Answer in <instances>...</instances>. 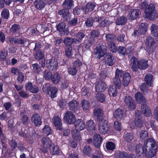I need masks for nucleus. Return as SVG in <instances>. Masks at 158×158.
<instances>
[{
	"label": "nucleus",
	"instance_id": "1",
	"mask_svg": "<svg viewBox=\"0 0 158 158\" xmlns=\"http://www.w3.org/2000/svg\"><path fill=\"white\" fill-rule=\"evenodd\" d=\"M144 148L141 144L136 146L135 151L138 156L144 154L148 158H151L156 155L157 147L155 141L152 138L148 139L144 143Z\"/></svg>",
	"mask_w": 158,
	"mask_h": 158
},
{
	"label": "nucleus",
	"instance_id": "2",
	"mask_svg": "<svg viewBox=\"0 0 158 158\" xmlns=\"http://www.w3.org/2000/svg\"><path fill=\"white\" fill-rule=\"evenodd\" d=\"M158 27L155 24L152 25L151 27V30L152 33L154 36L156 37L154 39L150 37H148L147 38L145 42L146 45V49L150 53L153 52L154 48L156 47V43L158 41Z\"/></svg>",
	"mask_w": 158,
	"mask_h": 158
},
{
	"label": "nucleus",
	"instance_id": "3",
	"mask_svg": "<svg viewBox=\"0 0 158 158\" xmlns=\"http://www.w3.org/2000/svg\"><path fill=\"white\" fill-rule=\"evenodd\" d=\"M75 129L72 131V134L73 138L76 140L81 139V136L79 131L82 130L85 128L84 122L81 119L77 120L75 123Z\"/></svg>",
	"mask_w": 158,
	"mask_h": 158
},
{
	"label": "nucleus",
	"instance_id": "4",
	"mask_svg": "<svg viewBox=\"0 0 158 158\" xmlns=\"http://www.w3.org/2000/svg\"><path fill=\"white\" fill-rule=\"evenodd\" d=\"M131 68L134 71H136L138 68L142 70L145 69L148 67V63L147 60H141L139 61L135 57H133L131 60Z\"/></svg>",
	"mask_w": 158,
	"mask_h": 158
},
{
	"label": "nucleus",
	"instance_id": "5",
	"mask_svg": "<svg viewBox=\"0 0 158 158\" xmlns=\"http://www.w3.org/2000/svg\"><path fill=\"white\" fill-rule=\"evenodd\" d=\"M141 7L143 8H145V16L147 19L152 20L156 17V13L154 10L155 6L154 4H150L149 6H147L146 2H144L142 4Z\"/></svg>",
	"mask_w": 158,
	"mask_h": 158
},
{
	"label": "nucleus",
	"instance_id": "6",
	"mask_svg": "<svg viewBox=\"0 0 158 158\" xmlns=\"http://www.w3.org/2000/svg\"><path fill=\"white\" fill-rule=\"evenodd\" d=\"M42 144L41 151L44 153L47 152L48 149L52 146L53 144L52 140L47 137L43 138L41 140Z\"/></svg>",
	"mask_w": 158,
	"mask_h": 158
},
{
	"label": "nucleus",
	"instance_id": "7",
	"mask_svg": "<svg viewBox=\"0 0 158 158\" xmlns=\"http://www.w3.org/2000/svg\"><path fill=\"white\" fill-rule=\"evenodd\" d=\"M99 132L103 134H105L109 130L107 122L103 118H102L99 122Z\"/></svg>",
	"mask_w": 158,
	"mask_h": 158
},
{
	"label": "nucleus",
	"instance_id": "8",
	"mask_svg": "<svg viewBox=\"0 0 158 158\" xmlns=\"http://www.w3.org/2000/svg\"><path fill=\"white\" fill-rule=\"evenodd\" d=\"M58 63L56 59L52 58L50 59L47 60L46 61V65L49 70L53 71L56 69Z\"/></svg>",
	"mask_w": 158,
	"mask_h": 158
},
{
	"label": "nucleus",
	"instance_id": "9",
	"mask_svg": "<svg viewBox=\"0 0 158 158\" xmlns=\"http://www.w3.org/2000/svg\"><path fill=\"white\" fill-rule=\"evenodd\" d=\"M64 120L69 124H73L75 122V117L70 111H67L65 114Z\"/></svg>",
	"mask_w": 158,
	"mask_h": 158
},
{
	"label": "nucleus",
	"instance_id": "10",
	"mask_svg": "<svg viewBox=\"0 0 158 158\" xmlns=\"http://www.w3.org/2000/svg\"><path fill=\"white\" fill-rule=\"evenodd\" d=\"M94 52L97 55V58L100 59L106 53V50L103 46H100L97 47L94 49Z\"/></svg>",
	"mask_w": 158,
	"mask_h": 158
},
{
	"label": "nucleus",
	"instance_id": "11",
	"mask_svg": "<svg viewBox=\"0 0 158 158\" xmlns=\"http://www.w3.org/2000/svg\"><path fill=\"white\" fill-rule=\"evenodd\" d=\"M125 103L128 106L129 109L133 110L135 109V105L132 98L129 96H126L124 99Z\"/></svg>",
	"mask_w": 158,
	"mask_h": 158
},
{
	"label": "nucleus",
	"instance_id": "12",
	"mask_svg": "<svg viewBox=\"0 0 158 158\" xmlns=\"http://www.w3.org/2000/svg\"><path fill=\"white\" fill-rule=\"evenodd\" d=\"M41 119V117L38 114H35L32 116L31 121L35 126L39 127L42 124Z\"/></svg>",
	"mask_w": 158,
	"mask_h": 158
},
{
	"label": "nucleus",
	"instance_id": "13",
	"mask_svg": "<svg viewBox=\"0 0 158 158\" xmlns=\"http://www.w3.org/2000/svg\"><path fill=\"white\" fill-rule=\"evenodd\" d=\"M52 122L53 124L57 129L58 130H61L62 126V121L58 116H54L52 119Z\"/></svg>",
	"mask_w": 158,
	"mask_h": 158
},
{
	"label": "nucleus",
	"instance_id": "14",
	"mask_svg": "<svg viewBox=\"0 0 158 158\" xmlns=\"http://www.w3.org/2000/svg\"><path fill=\"white\" fill-rule=\"evenodd\" d=\"M86 125V128L90 135L94 132L95 129V124L93 120H90L87 121Z\"/></svg>",
	"mask_w": 158,
	"mask_h": 158
},
{
	"label": "nucleus",
	"instance_id": "15",
	"mask_svg": "<svg viewBox=\"0 0 158 158\" xmlns=\"http://www.w3.org/2000/svg\"><path fill=\"white\" fill-rule=\"evenodd\" d=\"M25 88L27 90L33 93H35L38 92L39 89L37 86L33 85L31 83L27 82L25 85Z\"/></svg>",
	"mask_w": 158,
	"mask_h": 158
},
{
	"label": "nucleus",
	"instance_id": "16",
	"mask_svg": "<svg viewBox=\"0 0 158 158\" xmlns=\"http://www.w3.org/2000/svg\"><path fill=\"white\" fill-rule=\"evenodd\" d=\"M102 140V138L100 134H96L94 135L93 137V143L94 146L96 148H99Z\"/></svg>",
	"mask_w": 158,
	"mask_h": 158
},
{
	"label": "nucleus",
	"instance_id": "17",
	"mask_svg": "<svg viewBox=\"0 0 158 158\" xmlns=\"http://www.w3.org/2000/svg\"><path fill=\"white\" fill-rule=\"evenodd\" d=\"M148 29V25L146 23H142L139 26L137 31H134V34H137V32L139 34H143L147 31Z\"/></svg>",
	"mask_w": 158,
	"mask_h": 158
},
{
	"label": "nucleus",
	"instance_id": "18",
	"mask_svg": "<svg viewBox=\"0 0 158 158\" xmlns=\"http://www.w3.org/2000/svg\"><path fill=\"white\" fill-rule=\"evenodd\" d=\"M35 57L37 60L42 59V60L41 63V66L42 67L45 66V60L43 59L44 57V54L43 52L40 50L38 51L35 55Z\"/></svg>",
	"mask_w": 158,
	"mask_h": 158
},
{
	"label": "nucleus",
	"instance_id": "19",
	"mask_svg": "<svg viewBox=\"0 0 158 158\" xmlns=\"http://www.w3.org/2000/svg\"><path fill=\"white\" fill-rule=\"evenodd\" d=\"M95 6L94 3L93 2H89L86 5L85 7H82V9L83 11H85V14L93 10Z\"/></svg>",
	"mask_w": 158,
	"mask_h": 158
},
{
	"label": "nucleus",
	"instance_id": "20",
	"mask_svg": "<svg viewBox=\"0 0 158 158\" xmlns=\"http://www.w3.org/2000/svg\"><path fill=\"white\" fill-rule=\"evenodd\" d=\"M139 10L137 9H134L130 10L128 16V18L131 20L136 19L139 15Z\"/></svg>",
	"mask_w": 158,
	"mask_h": 158
},
{
	"label": "nucleus",
	"instance_id": "21",
	"mask_svg": "<svg viewBox=\"0 0 158 158\" xmlns=\"http://www.w3.org/2000/svg\"><path fill=\"white\" fill-rule=\"evenodd\" d=\"M106 88V85L102 81L97 82L95 88L96 91L101 92L104 91Z\"/></svg>",
	"mask_w": 158,
	"mask_h": 158
},
{
	"label": "nucleus",
	"instance_id": "22",
	"mask_svg": "<svg viewBox=\"0 0 158 158\" xmlns=\"http://www.w3.org/2000/svg\"><path fill=\"white\" fill-rule=\"evenodd\" d=\"M135 97L137 102L139 103L142 104L146 102V100L143 94L139 92L137 93L135 95Z\"/></svg>",
	"mask_w": 158,
	"mask_h": 158
},
{
	"label": "nucleus",
	"instance_id": "23",
	"mask_svg": "<svg viewBox=\"0 0 158 158\" xmlns=\"http://www.w3.org/2000/svg\"><path fill=\"white\" fill-rule=\"evenodd\" d=\"M56 27L57 31L63 32L64 35H67L69 33L68 31L65 29V24L64 23H60Z\"/></svg>",
	"mask_w": 158,
	"mask_h": 158
},
{
	"label": "nucleus",
	"instance_id": "24",
	"mask_svg": "<svg viewBox=\"0 0 158 158\" xmlns=\"http://www.w3.org/2000/svg\"><path fill=\"white\" fill-rule=\"evenodd\" d=\"M114 57L111 54H109L105 58V64L106 65L111 66L114 63Z\"/></svg>",
	"mask_w": 158,
	"mask_h": 158
},
{
	"label": "nucleus",
	"instance_id": "25",
	"mask_svg": "<svg viewBox=\"0 0 158 158\" xmlns=\"http://www.w3.org/2000/svg\"><path fill=\"white\" fill-rule=\"evenodd\" d=\"M73 2L72 0H65L63 4V7L65 9H70L74 6Z\"/></svg>",
	"mask_w": 158,
	"mask_h": 158
},
{
	"label": "nucleus",
	"instance_id": "26",
	"mask_svg": "<svg viewBox=\"0 0 158 158\" xmlns=\"http://www.w3.org/2000/svg\"><path fill=\"white\" fill-rule=\"evenodd\" d=\"M123 114V111L121 109L118 108L113 112V116L116 119H120L122 117Z\"/></svg>",
	"mask_w": 158,
	"mask_h": 158
},
{
	"label": "nucleus",
	"instance_id": "27",
	"mask_svg": "<svg viewBox=\"0 0 158 158\" xmlns=\"http://www.w3.org/2000/svg\"><path fill=\"white\" fill-rule=\"evenodd\" d=\"M130 74L127 73H125L123 77V85L124 86H127L129 84L130 80Z\"/></svg>",
	"mask_w": 158,
	"mask_h": 158
},
{
	"label": "nucleus",
	"instance_id": "28",
	"mask_svg": "<svg viewBox=\"0 0 158 158\" xmlns=\"http://www.w3.org/2000/svg\"><path fill=\"white\" fill-rule=\"evenodd\" d=\"M35 7L39 10H40L44 7L45 3L42 0H37L34 2Z\"/></svg>",
	"mask_w": 158,
	"mask_h": 158
},
{
	"label": "nucleus",
	"instance_id": "29",
	"mask_svg": "<svg viewBox=\"0 0 158 158\" xmlns=\"http://www.w3.org/2000/svg\"><path fill=\"white\" fill-rule=\"evenodd\" d=\"M48 149L50 150V153L53 155L58 154L59 153V149L58 146L53 143Z\"/></svg>",
	"mask_w": 158,
	"mask_h": 158
},
{
	"label": "nucleus",
	"instance_id": "30",
	"mask_svg": "<svg viewBox=\"0 0 158 158\" xmlns=\"http://www.w3.org/2000/svg\"><path fill=\"white\" fill-rule=\"evenodd\" d=\"M108 93L110 96L113 97H115L117 94V91L116 88L114 85H112L110 87Z\"/></svg>",
	"mask_w": 158,
	"mask_h": 158
},
{
	"label": "nucleus",
	"instance_id": "31",
	"mask_svg": "<svg viewBox=\"0 0 158 158\" xmlns=\"http://www.w3.org/2000/svg\"><path fill=\"white\" fill-rule=\"evenodd\" d=\"M141 109L146 116L149 117L151 114V110L146 105H142Z\"/></svg>",
	"mask_w": 158,
	"mask_h": 158
},
{
	"label": "nucleus",
	"instance_id": "32",
	"mask_svg": "<svg viewBox=\"0 0 158 158\" xmlns=\"http://www.w3.org/2000/svg\"><path fill=\"white\" fill-rule=\"evenodd\" d=\"M145 81L148 86H152V76L151 74H147L145 76Z\"/></svg>",
	"mask_w": 158,
	"mask_h": 158
},
{
	"label": "nucleus",
	"instance_id": "33",
	"mask_svg": "<svg viewBox=\"0 0 158 158\" xmlns=\"http://www.w3.org/2000/svg\"><path fill=\"white\" fill-rule=\"evenodd\" d=\"M78 105V103L75 100L71 101L69 104L70 110H75L77 108Z\"/></svg>",
	"mask_w": 158,
	"mask_h": 158
},
{
	"label": "nucleus",
	"instance_id": "34",
	"mask_svg": "<svg viewBox=\"0 0 158 158\" xmlns=\"http://www.w3.org/2000/svg\"><path fill=\"white\" fill-rule=\"evenodd\" d=\"M115 158H129L127 153L124 152H117L115 154Z\"/></svg>",
	"mask_w": 158,
	"mask_h": 158
},
{
	"label": "nucleus",
	"instance_id": "35",
	"mask_svg": "<svg viewBox=\"0 0 158 158\" xmlns=\"http://www.w3.org/2000/svg\"><path fill=\"white\" fill-rule=\"evenodd\" d=\"M94 20L99 23L98 25L99 27L105 26L107 23L106 21L104 20L103 18L102 17H101L100 18H95L94 19Z\"/></svg>",
	"mask_w": 158,
	"mask_h": 158
},
{
	"label": "nucleus",
	"instance_id": "36",
	"mask_svg": "<svg viewBox=\"0 0 158 158\" xmlns=\"http://www.w3.org/2000/svg\"><path fill=\"white\" fill-rule=\"evenodd\" d=\"M133 137L131 134L129 133L126 134L124 136V141L127 143H130V142L134 140Z\"/></svg>",
	"mask_w": 158,
	"mask_h": 158
},
{
	"label": "nucleus",
	"instance_id": "37",
	"mask_svg": "<svg viewBox=\"0 0 158 158\" xmlns=\"http://www.w3.org/2000/svg\"><path fill=\"white\" fill-rule=\"evenodd\" d=\"M103 113L102 110L98 108L95 109L94 112V116L98 118L102 116L103 115Z\"/></svg>",
	"mask_w": 158,
	"mask_h": 158
},
{
	"label": "nucleus",
	"instance_id": "38",
	"mask_svg": "<svg viewBox=\"0 0 158 158\" xmlns=\"http://www.w3.org/2000/svg\"><path fill=\"white\" fill-rule=\"evenodd\" d=\"M81 103L82 107L84 110H88L89 108V104L88 101L85 99H83L81 101Z\"/></svg>",
	"mask_w": 158,
	"mask_h": 158
},
{
	"label": "nucleus",
	"instance_id": "39",
	"mask_svg": "<svg viewBox=\"0 0 158 158\" xmlns=\"http://www.w3.org/2000/svg\"><path fill=\"white\" fill-rule=\"evenodd\" d=\"M43 132L47 135L51 134L52 132L50 127L47 125H46L42 129Z\"/></svg>",
	"mask_w": 158,
	"mask_h": 158
},
{
	"label": "nucleus",
	"instance_id": "40",
	"mask_svg": "<svg viewBox=\"0 0 158 158\" xmlns=\"http://www.w3.org/2000/svg\"><path fill=\"white\" fill-rule=\"evenodd\" d=\"M50 91L48 92V94L52 98H53L56 96L57 89L56 87H53L50 89Z\"/></svg>",
	"mask_w": 158,
	"mask_h": 158
},
{
	"label": "nucleus",
	"instance_id": "41",
	"mask_svg": "<svg viewBox=\"0 0 158 158\" xmlns=\"http://www.w3.org/2000/svg\"><path fill=\"white\" fill-rule=\"evenodd\" d=\"M126 21V18L125 17H120L117 19L116 23L117 25H122L125 23Z\"/></svg>",
	"mask_w": 158,
	"mask_h": 158
},
{
	"label": "nucleus",
	"instance_id": "42",
	"mask_svg": "<svg viewBox=\"0 0 158 158\" xmlns=\"http://www.w3.org/2000/svg\"><path fill=\"white\" fill-rule=\"evenodd\" d=\"M65 55L68 57L70 58L73 55V48L71 47H69L66 48L65 50Z\"/></svg>",
	"mask_w": 158,
	"mask_h": 158
},
{
	"label": "nucleus",
	"instance_id": "43",
	"mask_svg": "<svg viewBox=\"0 0 158 158\" xmlns=\"http://www.w3.org/2000/svg\"><path fill=\"white\" fill-rule=\"evenodd\" d=\"M135 126L140 128L142 126V122L140 117H136L135 121Z\"/></svg>",
	"mask_w": 158,
	"mask_h": 158
},
{
	"label": "nucleus",
	"instance_id": "44",
	"mask_svg": "<svg viewBox=\"0 0 158 158\" xmlns=\"http://www.w3.org/2000/svg\"><path fill=\"white\" fill-rule=\"evenodd\" d=\"M96 98L98 101L101 102H104L106 99L105 95L102 93L97 94L96 95Z\"/></svg>",
	"mask_w": 158,
	"mask_h": 158
},
{
	"label": "nucleus",
	"instance_id": "45",
	"mask_svg": "<svg viewBox=\"0 0 158 158\" xmlns=\"http://www.w3.org/2000/svg\"><path fill=\"white\" fill-rule=\"evenodd\" d=\"M91 149L89 146H85L83 149V152L84 154L87 156H89L91 154Z\"/></svg>",
	"mask_w": 158,
	"mask_h": 158
},
{
	"label": "nucleus",
	"instance_id": "46",
	"mask_svg": "<svg viewBox=\"0 0 158 158\" xmlns=\"http://www.w3.org/2000/svg\"><path fill=\"white\" fill-rule=\"evenodd\" d=\"M78 69L74 66H70L68 68V72L69 74L73 76L75 75L77 72Z\"/></svg>",
	"mask_w": 158,
	"mask_h": 158
},
{
	"label": "nucleus",
	"instance_id": "47",
	"mask_svg": "<svg viewBox=\"0 0 158 158\" xmlns=\"http://www.w3.org/2000/svg\"><path fill=\"white\" fill-rule=\"evenodd\" d=\"M106 40L109 42L108 43H110L111 42H114L116 40V37L115 35L112 34H108L106 36Z\"/></svg>",
	"mask_w": 158,
	"mask_h": 158
},
{
	"label": "nucleus",
	"instance_id": "48",
	"mask_svg": "<svg viewBox=\"0 0 158 158\" xmlns=\"http://www.w3.org/2000/svg\"><path fill=\"white\" fill-rule=\"evenodd\" d=\"M106 147L108 150H113L115 146L113 142H108L106 143Z\"/></svg>",
	"mask_w": 158,
	"mask_h": 158
},
{
	"label": "nucleus",
	"instance_id": "49",
	"mask_svg": "<svg viewBox=\"0 0 158 158\" xmlns=\"http://www.w3.org/2000/svg\"><path fill=\"white\" fill-rule=\"evenodd\" d=\"M44 78L47 80H49L51 79L52 74L48 70H45L44 72Z\"/></svg>",
	"mask_w": 158,
	"mask_h": 158
},
{
	"label": "nucleus",
	"instance_id": "50",
	"mask_svg": "<svg viewBox=\"0 0 158 158\" xmlns=\"http://www.w3.org/2000/svg\"><path fill=\"white\" fill-rule=\"evenodd\" d=\"M60 78V76L57 73L55 74L53 77H52L51 80L54 83L57 84L59 81Z\"/></svg>",
	"mask_w": 158,
	"mask_h": 158
},
{
	"label": "nucleus",
	"instance_id": "51",
	"mask_svg": "<svg viewBox=\"0 0 158 158\" xmlns=\"http://www.w3.org/2000/svg\"><path fill=\"white\" fill-rule=\"evenodd\" d=\"M32 66L35 73H38L41 71V69L38 64L37 63L33 64L32 65Z\"/></svg>",
	"mask_w": 158,
	"mask_h": 158
},
{
	"label": "nucleus",
	"instance_id": "52",
	"mask_svg": "<svg viewBox=\"0 0 158 158\" xmlns=\"http://www.w3.org/2000/svg\"><path fill=\"white\" fill-rule=\"evenodd\" d=\"M113 82L117 87L118 88H120L121 87V83L119 78L115 77L113 80Z\"/></svg>",
	"mask_w": 158,
	"mask_h": 158
},
{
	"label": "nucleus",
	"instance_id": "53",
	"mask_svg": "<svg viewBox=\"0 0 158 158\" xmlns=\"http://www.w3.org/2000/svg\"><path fill=\"white\" fill-rule=\"evenodd\" d=\"M69 12L68 9H63L59 10L58 12V14L59 15H62L63 17H65L69 14Z\"/></svg>",
	"mask_w": 158,
	"mask_h": 158
},
{
	"label": "nucleus",
	"instance_id": "54",
	"mask_svg": "<svg viewBox=\"0 0 158 158\" xmlns=\"http://www.w3.org/2000/svg\"><path fill=\"white\" fill-rule=\"evenodd\" d=\"M2 18L7 19L9 16V11L7 9H4L2 12Z\"/></svg>",
	"mask_w": 158,
	"mask_h": 158
},
{
	"label": "nucleus",
	"instance_id": "55",
	"mask_svg": "<svg viewBox=\"0 0 158 158\" xmlns=\"http://www.w3.org/2000/svg\"><path fill=\"white\" fill-rule=\"evenodd\" d=\"M51 85L49 83H47L43 86V90L45 93H48V91L50 89Z\"/></svg>",
	"mask_w": 158,
	"mask_h": 158
},
{
	"label": "nucleus",
	"instance_id": "56",
	"mask_svg": "<svg viewBox=\"0 0 158 158\" xmlns=\"http://www.w3.org/2000/svg\"><path fill=\"white\" fill-rule=\"evenodd\" d=\"M148 132L145 130H142L140 133V137L141 139H145L148 135Z\"/></svg>",
	"mask_w": 158,
	"mask_h": 158
},
{
	"label": "nucleus",
	"instance_id": "57",
	"mask_svg": "<svg viewBox=\"0 0 158 158\" xmlns=\"http://www.w3.org/2000/svg\"><path fill=\"white\" fill-rule=\"evenodd\" d=\"M93 21H96L92 18H89L85 22V25L88 27H90L92 26Z\"/></svg>",
	"mask_w": 158,
	"mask_h": 158
},
{
	"label": "nucleus",
	"instance_id": "58",
	"mask_svg": "<svg viewBox=\"0 0 158 158\" xmlns=\"http://www.w3.org/2000/svg\"><path fill=\"white\" fill-rule=\"evenodd\" d=\"M111 50L114 52H115L117 51V48L114 42H111L110 43H108Z\"/></svg>",
	"mask_w": 158,
	"mask_h": 158
},
{
	"label": "nucleus",
	"instance_id": "59",
	"mask_svg": "<svg viewBox=\"0 0 158 158\" xmlns=\"http://www.w3.org/2000/svg\"><path fill=\"white\" fill-rule=\"evenodd\" d=\"M64 43L66 45H70L73 43L72 39L70 38H67L64 40Z\"/></svg>",
	"mask_w": 158,
	"mask_h": 158
},
{
	"label": "nucleus",
	"instance_id": "60",
	"mask_svg": "<svg viewBox=\"0 0 158 158\" xmlns=\"http://www.w3.org/2000/svg\"><path fill=\"white\" fill-rule=\"evenodd\" d=\"M75 36L81 41L84 37L85 35L82 32H79L76 34Z\"/></svg>",
	"mask_w": 158,
	"mask_h": 158
},
{
	"label": "nucleus",
	"instance_id": "61",
	"mask_svg": "<svg viewBox=\"0 0 158 158\" xmlns=\"http://www.w3.org/2000/svg\"><path fill=\"white\" fill-rule=\"evenodd\" d=\"M7 55V52L6 50L2 51L0 53V58L2 60L5 59Z\"/></svg>",
	"mask_w": 158,
	"mask_h": 158
},
{
	"label": "nucleus",
	"instance_id": "62",
	"mask_svg": "<svg viewBox=\"0 0 158 158\" xmlns=\"http://www.w3.org/2000/svg\"><path fill=\"white\" fill-rule=\"evenodd\" d=\"M114 126L116 130L118 131H120L121 130V125L119 122L117 121H115L114 122Z\"/></svg>",
	"mask_w": 158,
	"mask_h": 158
},
{
	"label": "nucleus",
	"instance_id": "63",
	"mask_svg": "<svg viewBox=\"0 0 158 158\" xmlns=\"http://www.w3.org/2000/svg\"><path fill=\"white\" fill-rule=\"evenodd\" d=\"M123 74V72L122 70H119L118 69H116L115 72V77H118V78H120L121 77L122 75Z\"/></svg>",
	"mask_w": 158,
	"mask_h": 158
},
{
	"label": "nucleus",
	"instance_id": "64",
	"mask_svg": "<svg viewBox=\"0 0 158 158\" xmlns=\"http://www.w3.org/2000/svg\"><path fill=\"white\" fill-rule=\"evenodd\" d=\"M81 64H82L81 61L80 60H77L73 62V66H74L77 69L81 66Z\"/></svg>",
	"mask_w": 158,
	"mask_h": 158
}]
</instances>
